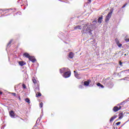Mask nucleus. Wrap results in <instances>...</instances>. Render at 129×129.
<instances>
[{"label":"nucleus","mask_w":129,"mask_h":129,"mask_svg":"<svg viewBox=\"0 0 129 129\" xmlns=\"http://www.w3.org/2000/svg\"><path fill=\"white\" fill-rule=\"evenodd\" d=\"M117 117V115H114V116H112L110 119V122H111V121H113L115 118Z\"/></svg>","instance_id":"9d476101"},{"label":"nucleus","mask_w":129,"mask_h":129,"mask_svg":"<svg viewBox=\"0 0 129 129\" xmlns=\"http://www.w3.org/2000/svg\"><path fill=\"white\" fill-rule=\"evenodd\" d=\"M126 5H127V3H125L123 5V6L122 7V9H123V8H125L126 7Z\"/></svg>","instance_id":"bb28decb"},{"label":"nucleus","mask_w":129,"mask_h":129,"mask_svg":"<svg viewBox=\"0 0 129 129\" xmlns=\"http://www.w3.org/2000/svg\"><path fill=\"white\" fill-rule=\"evenodd\" d=\"M28 59H29V60H30V61H31V62H32V63H35V62H36V61H37V60H36V58H35V56H34L30 55Z\"/></svg>","instance_id":"39448f33"},{"label":"nucleus","mask_w":129,"mask_h":129,"mask_svg":"<svg viewBox=\"0 0 129 129\" xmlns=\"http://www.w3.org/2000/svg\"><path fill=\"white\" fill-rule=\"evenodd\" d=\"M128 71H129V70H128Z\"/></svg>","instance_id":"4c0bfd02"},{"label":"nucleus","mask_w":129,"mask_h":129,"mask_svg":"<svg viewBox=\"0 0 129 129\" xmlns=\"http://www.w3.org/2000/svg\"><path fill=\"white\" fill-rule=\"evenodd\" d=\"M68 57L69 58H70V59L73 58V57H74V53H73V52H70L69 53Z\"/></svg>","instance_id":"6e6552de"},{"label":"nucleus","mask_w":129,"mask_h":129,"mask_svg":"<svg viewBox=\"0 0 129 129\" xmlns=\"http://www.w3.org/2000/svg\"><path fill=\"white\" fill-rule=\"evenodd\" d=\"M9 114L11 117H15V112H14V111L11 110Z\"/></svg>","instance_id":"9b49d317"},{"label":"nucleus","mask_w":129,"mask_h":129,"mask_svg":"<svg viewBox=\"0 0 129 129\" xmlns=\"http://www.w3.org/2000/svg\"><path fill=\"white\" fill-rule=\"evenodd\" d=\"M64 71H65V68H64L59 70V72H60V73H61V74H62V73H63V72H64Z\"/></svg>","instance_id":"412c9836"},{"label":"nucleus","mask_w":129,"mask_h":129,"mask_svg":"<svg viewBox=\"0 0 129 129\" xmlns=\"http://www.w3.org/2000/svg\"><path fill=\"white\" fill-rule=\"evenodd\" d=\"M18 64H19L20 66H24V65H25V63L23 61H19Z\"/></svg>","instance_id":"f3484780"},{"label":"nucleus","mask_w":129,"mask_h":129,"mask_svg":"<svg viewBox=\"0 0 129 129\" xmlns=\"http://www.w3.org/2000/svg\"><path fill=\"white\" fill-rule=\"evenodd\" d=\"M90 82H91V80H88L87 81L84 82V85H85V86H88V85L90 84Z\"/></svg>","instance_id":"0eeeda50"},{"label":"nucleus","mask_w":129,"mask_h":129,"mask_svg":"<svg viewBox=\"0 0 129 129\" xmlns=\"http://www.w3.org/2000/svg\"><path fill=\"white\" fill-rule=\"evenodd\" d=\"M40 96H42V94L40 92H37L36 94V97H39Z\"/></svg>","instance_id":"a211bd4d"},{"label":"nucleus","mask_w":129,"mask_h":129,"mask_svg":"<svg viewBox=\"0 0 129 129\" xmlns=\"http://www.w3.org/2000/svg\"><path fill=\"white\" fill-rule=\"evenodd\" d=\"M125 71H126V70L123 71L122 72H125Z\"/></svg>","instance_id":"f704fd0d"},{"label":"nucleus","mask_w":129,"mask_h":129,"mask_svg":"<svg viewBox=\"0 0 129 129\" xmlns=\"http://www.w3.org/2000/svg\"><path fill=\"white\" fill-rule=\"evenodd\" d=\"M75 76L76 77V78H78V79H79L80 78L79 77V74L78 73H76L75 74Z\"/></svg>","instance_id":"aec40b11"},{"label":"nucleus","mask_w":129,"mask_h":129,"mask_svg":"<svg viewBox=\"0 0 129 129\" xmlns=\"http://www.w3.org/2000/svg\"><path fill=\"white\" fill-rule=\"evenodd\" d=\"M43 105H44V104L43 103V102H41L39 104V107H40V108H42V107H43Z\"/></svg>","instance_id":"5701e85b"},{"label":"nucleus","mask_w":129,"mask_h":129,"mask_svg":"<svg viewBox=\"0 0 129 129\" xmlns=\"http://www.w3.org/2000/svg\"><path fill=\"white\" fill-rule=\"evenodd\" d=\"M74 30H81V26L78 25L74 28Z\"/></svg>","instance_id":"4468645a"},{"label":"nucleus","mask_w":129,"mask_h":129,"mask_svg":"<svg viewBox=\"0 0 129 129\" xmlns=\"http://www.w3.org/2000/svg\"><path fill=\"white\" fill-rule=\"evenodd\" d=\"M89 3H91V0H88Z\"/></svg>","instance_id":"473e14b6"},{"label":"nucleus","mask_w":129,"mask_h":129,"mask_svg":"<svg viewBox=\"0 0 129 129\" xmlns=\"http://www.w3.org/2000/svg\"><path fill=\"white\" fill-rule=\"evenodd\" d=\"M12 42H13V40H10L8 43V44H7V46H10V45H11V44H12Z\"/></svg>","instance_id":"a878e982"},{"label":"nucleus","mask_w":129,"mask_h":129,"mask_svg":"<svg viewBox=\"0 0 129 129\" xmlns=\"http://www.w3.org/2000/svg\"><path fill=\"white\" fill-rule=\"evenodd\" d=\"M74 72L75 74V73H76V71H74Z\"/></svg>","instance_id":"c9c22d12"},{"label":"nucleus","mask_w":129,"mask_h":129,"mask_svg":"<svg viewBox=\"0 0 129 129\" xmlns=\"http://www.w3.org/2000/svg\"><path fill=\"white\" fill-rule=\"evenodd\" d=\"M118 116H119L118 117L119 119L122 118V117H123V113L122 112L119 113Z\"/></svg>","instance_id":"2eb2a0df"},{"label":"nucleus","mask_w":129,"mask_h":129,"mask_svg":"<svg viewBox=\"0 0 129 129\" xmlns=\"http://www.w3.org/2000/svg\"><path fill=\"white\" fill-rule=\"evenodd\" d=\"M11 94L13 95V96H16L17 94L16 93H11Z\"/></svg>","instance_id":"cd10ccee"},{"label":"nucleus","mask_w":129,"mask_h":129,"mask_svg":"<svg viewBox=\"0 0 129 129\" xmlns=\"http://www.w3.org/2000/svg\"><path fill=\"white\" fill-rule=\"evenodd\" d=\"M97 86H99L100 87H101V88H104V86L102 85L100 83H98L97 84Z\"/></svg>","instance_id":"6ab92c4d"},{"label":"nucleus","mask_w":129,"mask_h":129,"mask_svg":"<svg viewBox=\"0 0 129 129\" xmlns=\"http://www.w3.org/2000/svg\"><path fill=\"white\" fill-rule=\"evenodd\" d=\"M123 80H126V81H129V77H126L123 79Z\"/></svg>","instance_id":"4be33fe9"},{"label":"nucleus","mask_w":129,"mask_h":129,"mask_svg":"<svg viewBox=\"0 0 129 129\" xmlns=\"http://www.w3.org/2000/svg\"><path fill=\"white\" fill-rule=\"evenodd\" d=\"M120 123H121V122H117V123H116V125H119Z\"/></svg>","instance_id":"c85d7f7f"},{"label":"nucleus","mask_w":129,"mask_h":129,"mask_svg":"<svg viewBox=\"0 0 129 129\" xmlns=\"http://www.w3.org/2000/svg\"><path fill=\"white\" fill-rule=\"evenodd\" d=\"M115 43H116V44L117 45V46L119 47H121V46H122V44H121V43H119V40H118V39L117 38H116L115 39Z\"/></svg>","instance_id":"423d86ee"},{"label":"nucleus","mask_w":129,"mask_h":129,"mask_svg":"<svg viewBox=\"0 0 129 129\" xmlns=\"http://www.w3.org/2000/svg\"><path fill=\"white\" fill-rule=\"evenodd\" d=\"M25 101L26 102H27V103H30V99L29 98H26Z\"/></svg>","instance_id":"b1692460"},{"label":"nucleus","mask_w":129,"mask_h":129,"mask_svg":"<svg viewBox=\"0 0 129 129\" xmlns=\"http://www.w3.org/2000/svg\"><path fill=\"white\" fill-rule=\"evenodd\" d=\"M102 19H103V16L102 15H101V17H99V18L98 19V23H99V24H101V23L102 22Z\"/></svg>","instance_id":"1a4fd4ad"},{"label":"nucleus","mask_w":129,"mask_h":129,"mask_svg":"<svg viewBox=\"0 0 129 129\" xmlns=\"http://www.w3.org/2000/svg\"><path fill=\"white\" fill-rule=\"evenodd\" d=\"M30 56L31 55H30V54L27 52H25L23 54V57H25V58H28V59Z\"/></svg>","instance_id":"f8f14e48"},{"label":"nucleus","mask_w":129,"mask_h":129,"mask_svg":"<svg viewBox=\"0 0 129 129\" xmlns=\"http://www.w3.org/2000/svg\"><path fill=\"white\" fill-rule=\"evenodd\" d=\"M119 64V65H120V66H121V65H122V62L120 61Z\"/></svg>","instance_id":"c756f323"},{"label":"nucleus","mask_w":129,"mask_h":129,"mask_svg":"<svg viewBox=\"0 0 129 129\" xmlns=\"http://www.w3.org/2000/svg\"><path fill=\"white\" fill-rule=\"evenodd\" d=\"M71 76V72H67L63 74V77L64 78H68Z\"/></svg>","instance_id":"20e7f679"},{"label":"nucleus","mask_w":129,"mask_h":129,"mask_svg":"<svg viewBox=\"0 0 129 129\" xmlns=\"http://www.w3.org/2000/svg\"><path fill=\"white\" fill-rule=\"evenodd\" d=\"M127 41L129 42V39H127Z\"/></svg>","instance_id":"e433bc0d"},{"label":"nucleus","mask_w":129,"mask_h":129,"mask_svg":"<svg viewBox=\"0 0 129 129\" xmlns=\"http://www.w3.org/2000/svg\"><path fill=\"white\" fill-rule=\"evenodd\" d=\"M9 9H0V14H3V13H5V12H8Z\"/></svg>","instance_id":"ddd939ff"},{"label":"nucleus","mask_w":129,"mask_h":129,"mask_svg":"<svg viewBox=\"0 0 129 129\" xmlns=\"http://www.w3.org/2000/svg\"><path fill=\"white\" fill-rule=\"evenodd\" d=\"M113 111H114V112H116V111H118V107L114 106L113 108Z\"/></svg>","instance_id":"dca6fc26"},{"label":"nucleus","mask_w":129,"mask_h":129,"mask_svg":"<svg viewBox=\"0 0 129 129\" xmlns=\"http://www.w3.org/2000/svg\"><path fill=\"white\" fill-rule=\"evenodd\" d=\"M86 29V31H85ZM83 31L85 32V33H89L90 34H91V29H90V27L87 26V25H85L83 28Z\"/></svg>","instance_id":"f03ea898"},{"label":"nucleus","mask_w":129,"mask_h":129,"mask_svg":"<svg viewBox=\"0 0 129 129\" xmlns=\"http://www.w3.org/2000/svg\"><path fill=\"white\" fill-rule=\"evenodd\" d=\"M94 22H95V23H96V22H97V20H94Z\"/></svg>","instance_id":"72a5a7b5"},{"label":"nucleus","mask_w":129,"mask_h":129,"mask_svg":"<svg viewBox=\"0 0 129 129\" xmlns=\"http://www.w3.org/2000/svg\"><path fill=\"white\" fill-rule=\"evenodd\" d=\"M2 94H3V92L0 91V95H2Z\"/></svg>","instance_id":"2f4dec72"},{"label":"nucleus","mask_w":129,"mask_h":129,"mask_svg":"<svg viewBox=\"0 0 129 129\" xmlns=\"http://www.w3.org/2000/svg\"><path fill=\"white\" fill-rule=\"evenodd\" d=\"M118 110H119L120 109H121V106H119V107H118Z\"/></svg>","instance_id":"7c9ffc66"},{"label":"nucleus","mask_w":129,"mask_h":129,"mask_svg":"<svg viewBox=\"0 0 129 129\" xmlns=\"http://www.w3.org/2000/svg\"><path fill=\"white\" fill-rule=\"evenodd\" d=\"M22 87L24 89H26L27 88V86H26V85L25 84H22Z\"/></svg>","instance_id":"393cba45"},{"label":"nucleus","mask_w":129,"mask_h":129,"mask_svg":"<svg viewBox=\"0 0 129 129\" xmlns=\"http://www.w3.org/2000/svg\"><path fill=\"white\" fill-rule=\"evenodd\" d=\"M32 80L34 85H37V90L39 91L40 90V83H39V81H37L35 77H33Z\"/></svg>","instance_id":"f257e3e1"},{"label":"nucleus","mask_w":129,"mask_h":129,"mask_svg":"<svg viewBox=\"0 0 129 129\" xmlns=\"http://www.w3.org/2000/svg\"><path fill=\"white\" fill-rule=\"evenodd\" d=\"M112 15V11H110V12L109 13L106 17V19L105 20V23H107V22L109 21V20L111 18Z\"/></svg>","instance_id":"7ed1b4c3"}]
</instances>
